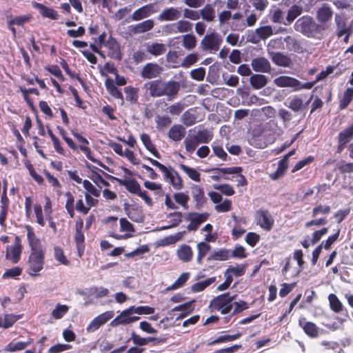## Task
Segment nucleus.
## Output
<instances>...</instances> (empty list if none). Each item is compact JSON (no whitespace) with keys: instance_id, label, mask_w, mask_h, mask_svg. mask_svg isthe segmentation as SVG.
<instances>
[{"instance_id":"f257e3e1","label":"nucleus","mask_w":353,"mask_h":353,"mask_svg":"<svg viewBox=\"0 0 353 353\" xmlns=\"http://www.w3.org/2000/svg\"><path fill=\"white\" fill-rule=\"evenodd\" d=\"M328 28L329 25L317 23L308 15L300 17L294 23V29L297 32H301L307 37L319 40L324 37L325 32Z\"/></svg>"},{"instance_id":"f03ea898","label":"nucleus","mask_w":353,"mask_h":353,"mask_svg":"<svg viewBox=\"0 0 353 353\" xmlns=\"http://www.w3.org/2000/svg\"><path fill=\"white\" fill-rule=\"evenodd\" d=\"M149 85L150 94L154 97L167 96L172 98L180 90L179 83L175 81L163 82L161 80H154L150 81Z\"/></svg>"},{"instance_id":"7ed1b4c3","label":"nucleus","mask_w":353,"mask_h":353,"mask_svg":"<svg viewBox=\"0 0 353 353\" xmlns=\"http://www.w3.org/2000/svg\"><path fill=\"white\" fill-rule=\"evenodd\" d=\"M236 295L232 296L230 292L221 294L211 300L209 307L222 314L230 313L233 307V301Z\"/></svg>"},{"instance_id":"20e7f679","label":"nucleus","mask_w":353,"mask_h":353,"mask_svg":"<svg viewBox=\"0 0 353 353\" xmlns=\"http://www.w3.org/2000/svg\"><path fill=\"white\" fill-rule=\"evenodd\" d=\"M44 263V252H30L28 260V274L32 276H39V272L43 268Z\"/></svg>"},{"instance_id":"39448f33","label":"nucleus","mask_w":353,"mask_h":353,"mask_svg":"<svg viewBox=\"0 0 353 353\" xmlns=\"http://www.w3.org/2000/svg\"><path fill=\"white\" fill-rule=\"evenodd\" d=\"M163 174L165 181H168L176 190H181L183 188V182L178 172L172 167H166L163 164L159 169Z\"/></svg>"},{"instance_id":"423d86ee","label":"nucleus","mask_w":353,"mask_h":353,"mask_svg":"<svg viewBox=\"0 0 353 353\" xmlns=\"http://www.w3.org/2000/svg\"><path fill=\"white\" fill-rule=\"evenodd\" d=\"M255 221L265 231H270L274 224V220L270 212L263 208L257 210L255 212Z\"/></svg>"},{"instance_id":"0eeeda50","label":"nucleus","mask_w":353,"mask_h":353,"mask_svg":"<svg viewBox=\"0 0 353 353\" xmlns=\"http://www.w3.org/2000/svg\"><path fill=\"white\" fill-rule=\"evenodd\" d=\"M223 41L221 37L216 32H213L207 34L201 40V45L203 50L212 52L218 51Z\"/></svg>"},{"instance_id":"6e6552de","label":"nucleus","mask_w":353,"mask_h":353,"mask_svg":"<svg viewBox=\"0 0 353 353\" xmlns=\"http://www.w3.org/2000/svg\"><path fill=\"white\" fill-rule=\"evenodd\" d=\"M83 220L79 217L75 223V233L74 241L76 244L78 256L81 257L85 251V236L83 232Z\"/></svg>"},{"instance_id":"1a4fd4ad","label":"nucleus","mask_w":353,"mask_h":353,"mask_svg":"<svg viewBox=\"0 0 353 353\" xmlns=\"http://www.w3.org/2000/svg\"><path fill=\"white\" fill-rule=\"evenodd\" d=\"M21 252V241L18 236H16L14 245H8L6 248V259L11 261L12 263H17L20 260Z\"/></svg>"},{"instance_id":"9d476101","label":"nucleus","mask_w":353,"mask_h":353,"mask_svg":"<svg viewBox=\"0 0 353 353\" xmlns=\"http://www.w3.org/2000/svg\"><path fill=\"white\" fill-rule=\"evenodd\" d=\"M114 316L112 311L103 312L95 317L87 326L86 331L88 332H93L97 330L101 326L106 323Z\"/></svg>"},{"instance_id":"9b49d317","label":"nucleus","mask_w":353,"mask_h":353,"mask_svg":"<svg viewBox=\"0 0 353 353\" xmlns=\"http://www.w3.org/2000/svg\"><path fill=\"white\" fill-rule=\"evenodd\" d=\"M104 47L107 50V55L113 59L121 61L122 55L120 50V46L117 40L110 36L106 43H104Z\"/></svg>"},{"instance_id":"f8f14e48","label":"nucleus","mask_w":353,"mask_h":353,"mask_svg":"<svg viewBox=\"0 0 353 353\" xmlns=\"http://www.w3.org/2000/svg\"><path fill=\"white\" fill-rule=\"evenodd\" d=\"M27 238L28 245L30 248V252H44L39 239L36 236L33 228L30 225L26 226Z\"/></svg>"},{"instance_id":"ddd939ff","label":"nucleus","mask_w":353,"mask_h":353,"mask_svg":"<svg viewBox=\"0 0 353 353\" xmlns=\"http://www.w3.org/2000/svg\"><path fill=\"white\" fill-rule=\"evenodd\" d=\"M192 196L195 201V207L196 209L201 208L207 201L205 196L204 189L198 185H192L191 186Z\"/></svg>"},{"instance_id":"4468645a","label":"nucleus","mask_w":353,"mask_h":353,"mask_svg":"<svg viewBox=\"0 0 353 353\" xmlns=\"http://www.w3.org/2000/svg\"><path fill=\"white\" fill-rule=\"evenodd\" d=\"M212 170H217L219 172H221L225 174H239L237 176L238 177L237 185L238 186H245V185H247V184H248L246 178L243 174H241V172H242L241 167L213 168Z\"/></svg>"},{"instance_id":"2eb2a0df","label":"nucleus","mask_w":353,"mask_h":353,"mask_svg":"<svg viewBox=\"0 0 353 353\" xmlns=\"http://www.w3.org/2000/svg\"><path fill=\"white\" fill-rule=\"evenodd\" d=\"M299 325L310 338H317L319 336V328L313 322L306 321L305 318L303 317L299 320Z\"/></svg>"},{"instance_id":"dca6fc26","label":"nucleus","mask_w":353,"mask_h":353,"mask_svg":"<svg viewBox=\"0 0 353 353\" xmlns=\"http://www.w3.org/2000/svg\"><path fill=\"white\" fill-rule=\"evenodd\" d=\"M251 65L252 69L257 72L268 73L270 72L271 65L270 61L265 57H256L252 60Z\"/></svg>"},{"instance_id":"f3484780","label":"nucleus","mask_w":353,"mask_h":353,"mask_svg":"<svg viewBox=\"0 0 353 353\" xmlns=\"http://www.w3.org/2000/svg\"><path fill=\"white\" fill-rule=\"evenodd\" d=\"M274 83L279 88H292L295 91L299 80L289 76H279L274 79Z\"/></svg>"},{"instance_id":"a211bd4d","label":"nucleus","mask_w":353,"mask_h":353,"mask_svg":"<svg viewBox=\"0 0 353 353\" xmlns=\"http://www.w3.org/2000/svg\"><path fill=\"white\" fill-rule=\"evenodd\" d=\"M32 6L38 10L43 17L49 18L52 20H57L59 17L58 12L55 10L48 8L42 3L34 1L32 3Z\"/></svg>"},{"instance_id":"6ab92c4d","label":"nucleus","mask_w":353,"mask_h":353,"mask_svg":"<svg viewBox=\"0 0 353 353\" xmlns=\"http://www.w3.org/2000/svg\"><path fill=\"white\" fill-rule=\"evenodd\" d=\"M162 68L157 63H148L142 69L141 76L144 79L157 77L161 72Z\"/></svg>"},{"instance_id":"aec40b11","label":"nucleus","mask_w":353,"mask_h":353,"mask_svg":"<svg viewBox=\"0 0 353 353\" xmlns=\"http://www.w3.org/2000/svg\"><path fill=\"white\" fill-rule=\"evenodd\" d=\"M181 17L180 11L174 7L165 9L158 16V19L161 21H175Z\"/></svg>"},{"instance_id":"412c9836","label":"nucleus","mask_w":353,"mask_h":353,"mask_svg":"<svg viewBox=\"0 0 353 353\" xmlns=\"http://www.w3.org/2000/svg\"><path fill=\"white\" fill-rule=\"evenodd\" d=\"M114 17L117 20H121L125 17V20L121 23L119 28L121 30H123L122 33H127L124 31L126 29V23H130L132 20V14H130V9L125 8L119 10L115 13Z\"/></svg>"},{"instance_id":"4be33fe9","label":"nucleus","mask_w":353,"mask_h":353,"mask_svg":"<svg viewBox=\"0 0 353 353\" xmlns=\"http://www.w3.org/2000/svg\"><path fill=\"white\" fill-rule=\"evenodd\" d=\"M332 16L333 11L327 4L321 7L316 14L317 19L321 22L320 24H327L332 19Z\"/></svg>"},{"instance_id":"5701e85b","label":"nucleus","mask_w":353,"mask_h":353,"mask_svg":"<svg viewBox=\"0 0 353 353\" xmlns=\"http://www.w3.org/2000/svg\"><path fill=\"white\" fill-rule=\"evenodd\" d=\"M10 200L5 191L2 192L1 196V211H0V225H5V222L7 219L8 212L9 210Z\"/></svg>"},{"instance_id":"b1692460","label":"nucleus","mask_w":353,"mask_h":353,"mask_svg":"<svg viewBox=\"0 0 353 353\" xmlns=\"http://www.w3.org/2000/svg\"><path fill=\"white\" fill-rule=\"evenodd\" d=\"M194 302V301H188L185 303L179 305L177 306H175L172 308V312H177L180 311L181 312L180 314L176 318V320L184 319L185 316H187L189 314H190L193 310L194 307H192V303Z\"/></svg>"},{"instance_id":"393cba45","label":"nucleus","mask_w":353,"mask_h":353,"mask_svg":"<svg viewBox=\"0 0 353 353\" xmlns=\"http://www.w3.org/2000/svg\"><path fill=\"white\" fill-rule=\"evenodd\" d=\"M185 134V130L181 125H174L168 132V137L174 141H181Z\"/></svg>"},{"instance_id":"a878e982","label":"nucleus","mask_w":353,"mask_h":353,"mask_svg":"<svg viewBox=\"0 0 353 353\" xmlns=\"http://www.w3.org/2000/svg\"><path fill=\"white\" fill-rule=\"evenodd\" d=\"M271 59L272 61L279 66L290 67L292 64L290 57L282 54L281 52L272 53Z\"/></svg>"},{"instance_id":"bb28decb","label":"nucleus","mask_w":353,"mask_h":353,"mask_svg":"<svg viewBox=\"0 0 353 353\" xmlns=\"http://www.w3.org/2000/svg\"><path fill=\"white\" fill-rule=\"evenodd\" d=\"M20 318V315L12 314L0 315V327L3 329L11 327Z\"/></svg>"},{"instance_id":"cd10ccee","label":"nucleus","mask_w":353,"mask_h":353,"mask_svg":"<svg viewBox=\"0 0 353 353\" xmlns=\"http://www.w3.org/2000/svg\"><path fill=\"white\" fill-rule=\"evenodd\" d=\"M268 77L263 74H254L251 75L250 82L252 88L255 90H259L268 83Z\"/></svg>"},{"instance_id":"c85d7f7f","label":"nucleus","mask_w":353,"mask_h":353,"mask_svg":"<svg viewBox=\"0 0 353 353\" xmlns=\"http://www.w3.org/2000/svg\"><path fill=\"white\" fill-rule=\"evenodd\" d=\"M152 4H147L134 12V20H141L154 12Z\"/></svg>"},{"instance_id":"c756f323","label":"nucleus","mask_w":353,"mask_h":353,"mask_svg":"<svg viewBox=\"0 0 353 353\" xmlns=\"http://www.w3.org/2000/svg\"><path fill=\"white\" fill-rule=\"evenodd\" d=\"M177 256L183 262H190L193 256V251L188 245H183L177 250Z\"/></svg>"},{"instance_id":"7c9ffc66","label":"nucleus","mask_w":353,"mask_h":353,"mask_svg":"<svg viewBox=\"0 0 353 353\" xmlns=\"http://www.w3.org/2000/svg\"><path fill=\"white\" fill-rule=\"evenodd\" d=\"M105 86L106 88L107 91L111 94L113 97L116 99H122L123 94L121 91L118 89L114 84V81L110 77H107L105 80Z\"/></svg>"},{"instance_id":"2f4dec72","label":"nucleus","mask_w":353,"mask_h":353,"mask_svg":"<svg viewBox=\"0 0 353 353\" xmlns=\"http://www.w3.org/2000/svg\"><path fill=\"white\" fill-rule=\"evenodd\" d=\"M200 17L208 22L214 21L215 18V10L211 4H206L200 10Z\"/></svg>"},{"instance_id":"473e14b6","label":"nucleus","mask_w":353,"mask_h":353,"mask_svg":"<svg viewBox=\"0 0 353 353\" xmlns=\"http://www.w3.org/2000/svg\"><path fill=\"white\" fill-rule=\"evenodd\" d=\"M231 257L230 251L225 248L214 251L208 256V261H226Z\"/></svg>"},{"instance_id":"72a5a7b5","label":"nucleus","mask_w":353,"mask_h":353,"mask_svg":"<svg viewBox=\"0 0 353 353\" xmlns=\"http://www.w3.org/2000/svg\"><path fill=\"white\" fill-rule=\"evenodd\" d=\"M134 194L140 196L148 206H152L153 202L146 190H142L138 182L134 180Z\"/></svg>"},{"instance_id":"f704fd0d","label":"nucleus","mask_w":353,"mask_h":353,"mask_svg":"<svg viewBox=\"0 0 353 353\" xmlns=\"http://www.w3.org/2000/svg\"><path fill=\"white\" fill-rule=\"evenodd\" d=\"M197 256L196 262L199 264H202L203 258L206 256L208 252L210 250L211 246L207 242H200L196 245Z\"/></svg>"},{"instance_id":"c9c22d12","label":"nucleus","mask_w":353,"mask_h":353,"mask_svg":"<svg viewBox=\"0 0 353 353\" xmlns=\"http://www.w3.org/2000/svg\"><path fill=\"white\" fill-rule=\"evenodd\" d=\"M146 51L157 57L164 54L166 51V48L165 45L163 43H153L147 46Z\"/></svg>"},{"instance_id":"e433bc0d","label":"nucleus","mask_w":353,"mask_h":353,"mask_svg":"<svg viewBox=\"0 0 353 353\" xmlns=\"http://www.w3.org/2000/svg\"><path fill=\"white\" fill-rule=\"evenodd\" d=\"M152 19H147L134 26V33H143L150 30L154 27Z\"/></svg>"},{"instance_id":"4c0bfd02","label":"nucleus","mask_w":353,"mask_h":353,"mask_svg":"<svg viewBox=\"0 0 353 353\" xmlns=\"http://www.w3.org/2000/svg\"><path fill=\"white\" fill-rule=\"evenodd\" d=\"M328 300L330 309L333 312L340 313L343 311V305L336 294H329Z\"/></svg>"},{"instance_id":"58836bf2","label":"nucleus","mask_w":353,"mask_h":353,"mask_svg":"<svg viewBox=\"0 0 353 353\" xmlns=\"http://www.w3.org/2000/svg\"><path fill=\"white\" fill-rule=\"evenodd\" d=\"M216 278L215 277H211L208 278V279L205 281H202L200 282H197L192 285L191 286V290L193 292H199L203 290H204L205 288H207L208 286H210L211 284H212L214 282H215Z\"/></svg>"},{"instance_id":"ea45409f","label":"nucleus","mask_w":353,"mask_h":353,"mask_svg":"<svg viewBox=\"0 0 353 353\" xmlns=\"http://www.w3.org/2000/svg\"><path fill=\"white\" fill-rule=\"evenodd\" d=\"M302 8L296 5L292 6L288 10L286 17L287 23H284L285 25H290L294 20L299 17L302 12Z\"/></svg>"},{"instance_id":"a19ab883","label":"nucleus","mask_w":353,"mask_h":353,"mask_svg":"<svg viewBox=\"0 0 353 353\" xmlns=\"http://www.w3.org/2000/svg\"><path fill=\"white\" fill-rule=\"evenodd\" d=\"M241 336V333H237L235 334L230 335V334H225V335H221L217 337L216 339L210 341L208 343V345H213L218 343H226L234 341L237 339H239Z\"/></svg>"},{"instance_id":"79ce46f5","label":"nucleus","mask_w":353,"mask_h":353,"mask_svg":"<svg viewBox=\"0 0 353 353\" xmlns=\"http://www.w3.org/2000/svg\"><path fill=\"white\" fill-rule=\"evenodd\" d=\"M353 99V88H347L339 103L340 110L345 109Z\"/></svg>"},{"instance_id":"37998d69","label":"nucleus","mask_w":353,"mask_h":353,"mask_svg":"<svg viewBox=\"0 0 353 353\" xmlns=\"http://www.w3.org/2000/svg\"><path fill=\"white\" fill-rule=\"evenodd\" d=\"M179 168L187 174V175L193 181L196 182H199L200 179V173L194 168L188 167V165L180 163Z\"/></svg>"},{"instance_id":"c03bdc74","label":"nucleus","mask_w":353,"mask_h":353,"mask_svg":"<svg viewBox=\"0 0 353 353\" xmlns=\"http://www.w3.org/2000/svg\"><path fill=\"white\" fill-rule=\"evenodd\" d=\"M132 306L123 311L113 321H118L120 324H127L132 322Z\"/></svg>"},{"instance_id":"a18cd8bd","label":"nucleus","mask_w":353,"mask_h":353,"mask_svg":"<svg viewBox=\"0 0 353 353\" xmlns=\"http://www.w3.org/2000/svg\"><path fill=\"white\" fill-rule=\"evenodd\" d=\"M141 139L147 150H148L156 157L160 158V154L157 150L154 144L152 143L149 135L147 134H142L141 136Z\"/></svg>"},{"instance_id":"49530a36","label":"nucleus","mask_w":353,"mask_h":353,"mask_svg":"<svg viewBox=\"0 0 353 353\" xmlns=\"http://www.w3.org/2000/svg\"><path fill=\"white\" fill-rule=\"evenodd\" d=\"M182 46L188 50L194 49L196 46V39L192 34H188L183 36Z\"/></svg>"},{"instance_id":"de8ad7c7","label":"nucleus","mask_w":353,"mask_h":353,"mask_svg":"<svg viewBox=\"0 0 353 353\" xmlns=\"http://www.w3.org/2000/svg\"><path fill=\"white\" fill-rule=\"evenodd\" d=\"M193 136L196 137L199 143H208L213 137V134L206 129L199 130L196 134Z\"/></svg>"},{"instance_id":"09e8293b","label":"nucleus","mask_w":353,"mask_h":353,"mask_svg":"<svg viewBox=\"0 0 353 353\" xmlns=\"http://www.w3.org/2000/svg\"><path fill=\"white\" fill-rule=\"evenodd\" d=\"M173 198L176 203L181 205L185 210L188 209V203L190 200L188 194L183 192H176L173 194Z\"/></svg>"},{"instance_id":"8fccbe9b","label":"nucleus","mask_w":353,"mask_h":353,"mask_svg":"<svg viewBox=\"0 0 353 353\" xmlns=\"http://www.w3.org/2000/svg\"><path fill=\"white\" fill-rule=\"evenodd\" d=\"M190 278L189 272L181 274L172 285L168 288V290H173L183 287Z\"/></svg>"},{"instance_id":"3c124183","label":"nucleus","mask_w":353,"mask_h":353,"mask_svg":"<svg viewBox=\"0 0 353 353\" xmlns=\"http://www.w3.org/2000/svg\"><path fill=\"white\" fill-rule=\"evenodd\" d=\"M184 143L186 151L190 154L193 153L199 144L196 137H194L193 135L186 137L184 140Z\"/></svg>"},{"instance_id":"603ef678","label":"nucleus","mask_w":353,"mask_h":353,"mask_svg":"<svg viewBox=\"0 0 353 353\" xmlns=\"http://www.w3.org/2000/svg\"><path fill=\"white\" fill-rule=\"evenodd\" d=\"M255 32L259 39L262 40H265L273 34V30L270 26L258 28Z\"/></svg>"},{"instance_id":"864d4df0","label":"nucleus","mask_w":353,"mask_h":353,"mask_svg":"<svg viewBox=\"0 0 353 353\" xmlns=\"http://www.w3.org/2000/svg\"><path fill=\"white\" fill-rule=\"evenodd\" d=\"M54 256L55 259L61 264L65 265L70 264V261L64 254L63 250L59 246H55L54 248Z\"/></svg>"},{"instance_id":"5fc2aeb1","label":"nucleus","mask_w":353,"mask_h":353,"mask_svg":"<svg viewBox=\"0 0 353 353\" xmlns=\"http://www.w3.org/2000/svg\"><path fill=\"white\" fill-rule=\"evenodd\" d=\"M245 265H237L236 266H229L226 271L225 274H233L235 276H241L245 272Z\"/></svg>"},{"instance_id":"6e6d98bb","label":"nucleus","mask_w":353,"mask_h":353,"mask_svg":"<svg viewBox=\"0 0 353 353\" xmlns=\"http://www.w3.org/2000/svg\"><path fill=\"white\" fill-rule=\"evenodd\" d=\"M107 178L112 180L116 181L119 185H123L128 190V192L132 193V179H119L109 174H107Z\"/></svg>"},{"instance_id":"4d7b16f0","label":"nucleus","mask_w":353,"mask_h":353,"mask_svg":"<svg viewBox=\"0 0 353 353\" xmlns=\"http://www.w3.org/2000/svg\"><path fill=\"white\" fill-rule=\"evenodd\" d=\"M338 138L347 143H349L353 139V123L350 126L341 131L338 134Z\"/></svg>"},{"instance_id":"13d9d810","label":"nucleus","mask_w":353,"mask_h":353,"mask_svg":"<svg viewBox=\"0 0 353 353\" xmlns=\"http://www.w3.org/2000/svg\"><path fill=\"white\" fill-rule=\"evenodd\" d=\"M183 214L181 212H171L168 214V217L171 218L170 222L172 223L170 225L164 227V229H168L170 228L176 227L178 226L181 221H182Z\"/></svg>"},{"instance_id":"bf43d9fd","label":"nucleus","mask_w":353,"mask_h":353,"mask_svg":"<svg viewBox=\"0 0 353 353\" xmlns=\"http://www.w3.org/2000/svg\"><path fill=\"white\" fill-rule=\"evenodd\" d=\"M68 309L66 305L58 304L52 310V316L55 319H60L68 312Z\"/></svg>"},{"instance_id":"052dcab7","label":"nucleus","mask_w":353,"mask_h":353,"mask_svg":"<svg viewBox=\"0 0 353 353\" xmlns=\"http://www.w3.org/2000/svg\"><path fill=\"white\" fill-rule=\"evenodd\" d=\"M157 128L159 130L168 127L172 123L171 119L168 116H157L155 119Z\"/></svg>"},{"instance_id":"680f3d73","label":"nucleus","mask_w":353,"mask_h":353,"mask_svg":"<svg viewBox=\"0 0 353 353\" xmlns=\"http://www.w3.org/2000/svg\"><path fill=\"white\" fill-rule=\"evenodd\" d=\"M22 273V268L18 266L8 269L3 274V279H14L20 276Z\"/></svg>"},{"instance_id":"e2e57ef3","label":"nucleus","mask_w":353,"mask_h":353,"mask_svg":"<svg viewBox=\"0 0 353 353\" xmlns=\"http://www.w3.org/2000/svg\"><path fill=\"white\" fill-rule=\"evenodd\" d=\"M314 161V157L313 156H308L305 159L299 161L294 165V166L292 169V171H291L292 173H294V172L300 170L305 166L312 163Z\"/></svg>"},{"instance_id":"0e129e2a","label":"nucleus","mask_w":353,"mask_h":353,"mask_svg":"<svg viewBox=\"0 0 353 353\" xmlns=\"http://www.w3.org/2000/svg\"><path fill=\"white\" fill-rule=\"evenodd\" d=\"M32 18V15L28 14L22 16L15 17L11 20L8 21V23L10 25H17L19 26H22L26 23L28 22Z\"/></svg>"},{"instance_id":"69168bd1","label":"nucleus","mask_w":353,"mask_h":353,"mask_svg":"<svg viewBox=\"0 0 353 353\" xmlns=\"http://www.w3.org/2000/svg\"><path fill=\"white\" fill-rule=\"evenodd\" d=\"M288 107L294 112H299L303 107V101L301 98L295 96L290 100Z\"/></svg>"},{"instance_id":"338daca9","label":"nucleus","mask_w":353,"mask_h":353,"mask_svg":"<svg viewBox=\"0 0 353 353\" xmlns=\"http://www.w3.org/2000/svg\"><path fill=\"white\" fill-rule=\"evenodd\" d=\"M181 120L185 125L191 126L196 123V118L194 114L187 110L183 114Z\"/></svg>"},{"instance_id":"774afa93","label":"nucleus","mask_w":353,"mask_h":353,"mask_svg":"<svg viewBox=\"0 0 353 353\" xmlns=\"http://www.w3.org/2000/svg\"><path fill=\"white\" fill-rule=\"evenodd\" d=\"M27 346V343L23 341H18L17 343H10L6 347L5 350L7 352H15L25 349Z\"/></svg>"}]
</instances>
